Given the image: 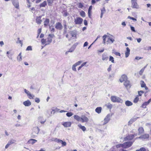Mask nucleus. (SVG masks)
I'll return each mask as SVG.
<instances>
[{"label":"nucleus","mask_w":151,"mask_h":151,"mask_svg":"<svg viewBox=\"0 0 151 151\" xmlns=\"http://www.w3.org/2000/svg\"><path fill=\"white\" fill-rule=\"evenodd\" d=\"M102 108L101 107H98L95 109V111L98 114H100L101 112Z\"/></svg>","instance_id":"obj_30"},{"label":"nucleus","mask_w":151,"mask_h":151,"mask_svg":"<svg viewBox=\"0 0 151 151\" xmlns=\"http://www.w3.org/2000/svg\"><path fill=\"white\" fill-rule=\"evenodd\" d=\"M49 22V19H46L44 21V25L45 27H46L47 26Z\"/></svg>","instance_id":"obj_34"},{"label":"nucleus","mask_w":151,"mask_h":151,"mask_svg":"<svg viewBox=\"0 0 151 151\" xmlns=\"http://www.w3.org/2000/svg\"><path fill=\"white\" fill-rule=\"evenodd\" d=\"M112 65H110L109 67L107 69V70L109 72L111 70V68Z\"/></svg>","instance_id":"obj_64"},{"label":"nucleus","mask_w":151,"mask_h":151,"mask_svg":"<svg viewBox=\"0 0 151 151\" xmlns=\"http://www.w3.org/2000/svg\"><path fill=\"white\" fill-rule=\"evenodd\" d=\"M124 85L127 89L129 88L131 86L129 81L128 80H126L125 81L124 83Z\"/></svg>","instance_id":"obj_12"},{"label":"nucleus","mask_w":151,"mask_h":151,"mask_svg":"<svg viewBox=\"0 0 151 151\" xmlns=\"http://www.w3.org/2000/svg\"><path fill=\"white\" fill-rule=\"evenodd\" d=\"M138 131L139 132L138 134V135H140L144 132V129L142 127H139L138 129Z\"/></svg>","instance_id":"obj_21"},{"label":"nucleus","mask_w":151,"mask_h":151,"mask_svg":"<svg viewBox=\"0 0 151 151\" xmlns=\"http://www.w3.org/2000/svg\"><path fill=\"white\" fill-rule=\"evenodd\" d=\"M17 39L18 41L17 42V43L21 44V45L22 46V41L19 40V38H18Z\"/></svg>","instance_id":"obj_48"},{"label":"nucleus","mask_w":151,"mask_h":151,"mask_svg":"<svg viewBox=\"0 0 151 151\" xmlns=\"http://www.w3.org/2000/svg\"><path fill=\"white\" fill-rule=\"evenodd\" d=\"M125 105L127 106H130L132 105V103L129 101H127L125 102Z\"/></svg>","instance_id":"obj_29"},{"label":"nucleus","mask_w":151,"mask_h":151,"mask_svg":"<svg viewBox=\"0 0 151 151\" xmlns=\"http://www.w3.org/2000/svg\"><path fill=\"white\" fill-rule=\"evenodd\" d=\"M116 147L117 148H118L120 147H123V144H120L117 145L116 146Z\"/></svg>","instance_id":"obj_50"},{"label":"nucleus","mask_w":151,"mask_h":151,"mask_svg":"<svg viewBox=\"0 0 151 151\" xmlns=\"http://www.w3.org/2000/svg\"><path fill=\"white\" fill-rule=\"evenodd\" d=\"M73 117L74 119L77 121L81 122V116L80 117L78 115H75Z\"/></svg>","instance_id":"obj_24"},{"label":"nucleus","mask_w":151,"mask_h":151,"mask_svg":"<svg viewBox=\"0 0 151 151\" xmlns=\"http://www.w3.org/2000/svg\"><path fill=\"white\" fill-rule=\"evenodd\" d=\"M109 59V57L107 55L106 53H103L102 56V59L103 60L106 61Z\"/></svg>","instance_id":"obj_14"},{"label":"nucleus","mask_w":151,"mask_h":151,"mask_svg":"<svg viewBox=\"0 0 151 151\" xmlns=\"http://www.w3.org/2000/svg\"><path fill=\"white\" fill-rule=\"evenodd\" d=\"M130 28H131V29L132 31L134 32H135L134 28V27L131 26Z\"/></svg>","instance_id":"obj_60"},{"label":"nucleus","mask_w":151,"mask_h":151,"mask_svg":"<svg viewBox=\"0 0 151 151\" xmlns=\"http://www.w3.org/2000/svg\"><path fill=\"white\" fill-rule=\"evenodd\" d=\"M148 105V104H147V103L145 102L142 104L141 107L145 108L146 107V106Z\"/></svg>","instance_id":"obj_43"},{"label":"nucleus","mask_w":151,"mask_h":151,"mask_svg":"<svg viewBox=\"0 0 151 151\" xmlns=\"http://www.w3.org/2000/svg\"><path fill=\"white\" fill-rule=\"evenodd\" d=\"M55 28L56 29L58 30H61L63 29V27L60 23L58 22L56 23L55 26Z\"/></svg>","instance_id":"obj_10"},{"label":"nucleus","mask_w":151,"mask_h":151,"mask_svg":"<svg viewBox=\"0 0 151 151\" xmlns=\"http://www.w3.org/2000/svg\"><path fill=\"white\" fill-rule=\"evenodd\" d=\"M77 6L79 8L82 9L83 5L81 3H79L77 4Z\"/></svg>","instance_id":"obj_42"},{"label":"nucleus","mask_w":151,"mask_h":151,"mask_svg":"<svg viewBox=\"0 0 151 151\" xmlns=\"http://www.w3.org/2000/svg\"><path fill=\"white\" fill-rule=\"evenodd\" d=\"M41 28L39 29H38V31H37V34L40 35V34L41 33Z\"/></svg>","instance_id":"obj_61"},{"label":"nucleus","mask_w":151,"mask_h":151,"mask_svg":"<svg viewBox=\"0 0 151 151\" xmlns=\"http://www.w3.org/2000/svg\"><path fill=\"white\" fill-rule=\"evenodd\" d=\"M127 76L125 75H124L122 76L121 78L119 79L120 82L121 83L127 80Z\"/></svg>","instance_id":"obj_13"},{"label":"nucleus","mask_w":151,"mask_h":151,"mask_svg":"<svg viewBox=\"0 0 151 151\" xmlns=\"http://www.w3.org/2000/svg\"><path fill=\"white\" fill-rule=\"evenodd\" d=\"M12 3L16 8L17 9L19 8V2L18 0H13Z\"/></svg>","instance_id":"obj_11"},{"label":"nucleus","mask_w":151,"mask_h":151,"mask_svg":"<svg viewBox=\"0 0 151 151\" xmlns=\"http://www.w3.org/2000/svg\"><path fill=\"white\" fill-rule=\"evenodd\" d=\"M130 50L129 47H127L126 48V51L125 52V57L127 58L130 54Z\"/></svg>","instance_id":"obj_20"},{"label":"nucleus","mask_w":151,"mask_h":151,"mask_svg":"<svg viewBox=\"0 0 151 151\" xmlns=\"http://www.w3.org/2000/svg\"><path fill=\"white\" fill-rule=\"evenodd\" d=\"M149 137V135L147 134H145L144 135H142L138 137H137L136 139H147Z\"/></svg>","instance_id":"obj_15"},{"label":"nucleus","mask_w":151,"mask_h":151,"mask_svg":"<svg viewBox=\"0 0 151 151\" xmlns=\"http://www.w3.org/2000/svg\"><path fill=\"white\" fill-rule=\"evenodd\" d=\"M82 62V61H79L76 63L74 64L77 66V65H79Z\"/></svg>","instance_id":"obj_53"},{"label":"nucleus","mask_w":151,"mask_h":151,"mask_svg":"<svg viewBox=\"0 0 151 151\" xmlns=\"http://www.w3.org/2000/svg\"><path fill=\"white\" fill-rule=\"evenodd\" d=\"M62 124L65 127H69L71 126V123L70 122H64Z\"/></svg>","instance_id":"obj_16"},{"label":"nucleus","mask_w":151,"mask_h":151,"mask_svg":"<svg viewBox=\"0 0 151 151\" xmlns=\"http://www.w3.org/2000/svg\"><path fill=\"white\" fill-rule=\"evenodd\" d=\"M139 100V98L138 96H137L134 99V103H136Z\"/></svg>","instance_id":"obj_45"},{"label":"nucleus","mask_w":151,"mask_h":151,"mask_svg":"<svg viewBox=\"0 0 151 151\" xmlns=\"http://www.w3.org/2000/svg\"><path fill=\"white\" fill-rule=\"evenodd\" d=\"M136 151H146V149L144 148H141L139 150H137Z\"/></svg>","instance_id":"obj_52"},{"label":"nucleus","mask_w":151,"mask_h":151,"mask_svg":"<svg viewBox=\"0 0 151 151\" xmlns=\"http://www.w3.org/2000/svg\"><path fill=\"white\" fill-rule=\"evenodd\" d=\"M24 92L27 94L28 98L30 99H33L35 97V96L31 94L29 91L26 90V89H24Z\"/></svg>","instance_id":"obj_7"},{"label":"nucleus","mask_w":151,"mask_h":151,"mask_svg":"<svg viewBox=\"0 0 151 151\" xmlns=\"http://www.w3.org/2000/svg\"><path fill=\"white\" fill-rule=\"evenodd\" d=\"M66 10H65L63 11V15L65 17L68 16L69 15V13L67 12Z\"/></svg>","instance_id":"obj_39"},{"label":"nucleus","mask_w":151,"mask_h":151,"mask_svg":"<svg viewBox=\"0 0 151 151\" xmlns=\"http://www.w3.org/2000/svg\"><path fill=\"white\" fill-rule=\"evenodd\" d=\"M106 12V10H101L100 17L102 18L103 14Z\"/></svg>","instance_id":"obj_46"},{"label":"nucleus","mask_w":151,"mask_h":151,"mask_svg":"<svg viewBox=\"0 0 151 151\" xmlns=\"http://www.w3.org/2000/svg\"><path fill=\"white\" fill-rule=\"evenodd\" d=\"M144 70V69H142L139 72V74L140 75H142V73H143Z\"/></svg>","instance_id":"obj_57"},{"label":"nucleus","mask_w":151,"mask_h":151,"mask_svg":"<svg viewBox=\"0 0 151 151\" xmlns=\"http://www.w3.org/2000/svg\"><path fill=\"white\" fill-rule=\"evenodd\" d=\"M41 42L42 44L44 45L45 44V45H47L46 44H47V40L45 39H42L41 40Z\"/></svg>","instance_id":"obj_37"},{"label":"nucleus","mask_w":151,"mask_h":151,"mask_svg":"<svg viewBox=\"0 0 151 151\" xmlns=\"http://www.w3.org/2000/svg\"><path fill=\"white\" fill-rule=\"evenodd\" d=\"M58 143H60L62 144V146L64 147L66 146L67 143L61 140H58Z\"/></svg>","instance_id":"obj_28"},{"label":"nucleus","mask_w":151,"mask_h":151,"mask_svg":"<svg viewBox=\"0 0 151 151\" xmlns=\"http://www.w3.org/2000/svg\"><path fill=\"white\" fill-rule=\"evenodd\" d=\"M128 18L130 19H132L133 20H134V21H137V19H135L134 17H131L129 16L128 17Z\"/></svg>","instance_id":"obj_56"},{"label":"nucleus","mask_w":151,"mask_h":151,"mask_svg":"<svg viewBox=\"0 0 151 151\" xmlns=\"http://www.w3.org/2000/svg\"><path fill=\"white\" fill-rule=\"evenodd\" d=\"M137 134H130L125 137L124 139L125 141L131 140L134 138V136H137Z\"/></svg>","instance_id":"obj_5"},{"label":"nucleus","mask_w":151,"mask_h":151,"mask_svg":"<svg viewBox=\"0 0 151 151\" xmlns=\"http://www.w3.org/2000/svg\"><path fill=\"white\" fill-rule=\"evenodd\" d=\"M76 47V45H73L69 50V52H73Z\"/></svg>","instance_id":"obj_31"},{"label":"nucleus","mask_w":151,"mask_h":151,"mask_svg":"<svg viewBox=\"0 0 151 151\" xmlns=\"http://www.w3.org/2000/svg\"><path fill=\"white\" fill-rule=\"evenodd\" d=\"M107 36L106 35H104L103 37V41H105L106 39L107 38Z\"/></svg>","instance_id":"obj_59"},{"label":"nucleus","mask_w":151,"mask_h":151,"mask_svg":"<svg viewBox=\"0 0 151 151\" xmlns=\"http://www.w3.org/2000/svg\"><path fill=\"white\" fill-rule=\"evenodd\" d=\"M16 142L15 140L12 139L9 141L8 143L11 145L12 144Z\"/></svg>","instance_id":"obj_36"},{"label":"nucleus","mask_w":151,"mask_h":151,"mask_svg":"<svg viewBox=\"0 0 151 151\" xmlns=\"http://www.w3.org/2000/svg\"><path fill=\"white\" fill-rule=\"evenodd\" d=\"M111 116V115L110 114H107L104 119V122L103 124V125L106 124L109 121Z\"/></svg>","instance_id":"obj_3"},{"label":"nucleus","mask_w":151,"mask_h":151,"mask_svg":"<svg viewBox=\"0 0 151 151\" xmlns=\"http://www.w3.org/2000/svg\"><path fill=\"white\" fill-rule=\"evenodd\" d=\"M69 34L70 35H71L72 37H76V32L75 31H71L70 32Z\"/></svg>","instance_id":"obj_22"},{"label":"nucleus","mask_w":151,"mask_h":151,"mask_svg":"<svg viewBox=\"0 0 151 151\" xmlns=\"http://www.w3.org/2000/svg\"><path fill=\"white\" fill-rule=\"evenodd\" d=\"M113 53L115 54L116 55V56H121V54L120 53L117 52H113Z\"/></svg>","instance_id":"obj_55"},{"label":"nucleus","mask_w":151,"mask_h":151,"mask_svg":"<svg viewBox=\"0 0 151 151\" xmlns=\"http://www.w3.org/2000/svg\"><path fill=\"white\" fill-rule=\"evenodd\" d=\"M111 100L113 102H117L122 103L123 100L119 97L114 96L111 97Z\"/></svg>","instance_id":"obj_1"},{"label":"nucleus","mask_w":151,"mask_h":151,"mask_svg":"<svg viewBox=\"0 0 151 151\" xmlns=\"http://www.w3.org/2000/svg\"><path fill=\"white\" fill-rule=\"evenodd\" d=\"M78 127L83 131H85L86 130V128L85 127L83 126L81 124H79L78 125Z\"/></svg>","instance_id":"obj_27"},{"label":"nucleus","mask_w":151,"mask_h":151,"mask_svg":"<svg viewBox=\"0 0 151 151\" xmlns=\"http://www.w3.org/2000/svg\"><path fill=\"white\" fill-rule=\"evenodd\" d=\"M22 56H21V52H20L18 56L17 57V60L19 61H20L22 60Z\"/></svg>","instance_id":"obj_35"},{"label":"nucleus","mask_w":151,"mask_h":151,"mask_svg":"<svg viewBox=\"0 0 151 151\" xmlns=\"http://www.w3.org/2000/svg\"><path fill=\"white\" fill-rule=\"evenodd\" d=\"M81 122H87L89 121L88 119L84 115L81 116Z\"/></svg>","instance_id":"obj_8"},{"label":"nucleus","mask_w":151,"mask_h":151,"mask_svg":"<svg viewBox=\"0 0 151 151\" xmlns=\"http://www.w3.org/2000/svg\"><path fill=\"white\" fill-rule=\"evenodd\" d=\"M32 50V47L30 46H28L26 49V50H31V51Z\"/></svg>","instance_id":"obj_47"},{"label":"nucleus","mask_w":151,"mask_h":151,"mask_svg":"<svg viewBox=\"0 0 151 151\" xmlns=\"http://www.w3.org/2000/svg\"><path fill=\"white\" fill-rule=\"evenodd\" d=\"M141 86L142 88L144 87L145 89L147 90L148 89V88L146 86V84L144 81H141L140 82Z\"/></svg>","instance_id":"obj_19"},{"label":"nucleus","mask_w":151,"mask_h":151,"mask_svg":"<svg viewBox=\"0 0 151 151\" xmlns=\"http://www.w3.org/2000/svg\"><path fill=\"white\" fill-rule=\"evenodd\" d=\"M109 60L111 61L112 63H114V60L113 57L111 56H110L109 57Z\"/></svg>","instance_id":"obj_44"},{"label":"nucleus","mask_w":151,"mask_h":151,"mask_svg":"<svg viewBox=\"0 0 151 151\" xmlns=\"http://www.w3.org/2000/svg\"><path fill=\"white\" fill-rule=\"evenodd\" d=\"M23 104L26 106H29L31 104V103L29 100H27L24 102Z\"/></svg>","instance_id":"obj_17"},{"label":"nucleus","mask_w":151,"mask_h":151,"mask_svg":"<svg viewBox=\"0 0 151 151\" xmlns=\"http://www.w3.org/2000/svg\"><path fill=\"white\" fill-rule=\"evenodd\" d=\"M47 4V2L46 1H45L42 3L40 4V7H44Z\"/></svg>","instance_id":"obj_33"},{"label":"nucleus","mask_w":151,"mask_h":151,"mask_svg":"<svg viewBox=\"0 0 151 151\" xmlns=\"http://www.w3.org/2000/svg\"><path fill=\"white\" fill-rule=\"evenodd\" d=\"M41 17L39 16L37 17L36 19V22L38 24H40L41 23L42 20H41Z\"/></svg>","instance_id":"obj_26"},{"label":"nucleus","mask_w":151,"mask_h":151,"mask_svg":"<svg viewBox=\"0 0 151 151\" xmlns=\"http://www.w3.org/2000/svg\"><path fill=\"white\" fill-rule=\"evenodd\" d=\"M105 106L109 109H111L112 107V105L110 103H108Z\"/></svg>","instance_id":"obj_38"},{"label":"nucleus","mask_w":151,"mask_h":151,"mask_svg":"<svg viewBox=\"0 0 151 151\" xmlns=\"http://www.w3.org/2000/svg\"><path fill=\"white\" fill-rule=\"evenodd\" d=\"M40 131V129L38 127H34L33 128L32 132L31 134V137L34 138L36 137Z\"/></svg>","instance_id":"obj_2"},{"label":"nucleus","mask_w":151,"mask_h":151,"mask_svg":"<svg viewBox=\"0 0 151 151\" xmlns=\"http://www.w3.org/2000/svg\"><path fill=\"white\" fill-rule=\"evenodd\" d=\"M80 14L83 17H84L85 16V12L83 11H82L81 12Z\"/></svg>","instance_id":"obj_49"},{"label":"nucleus","mask_w":151,"mask_h":151,"mask_svg":"<svg viewBox=\"0 0 151 151\" xmlns=\"http://www.w3.org/2000/svg\"><path fill=\"white\" fill-rule=\"evenodd\" d=\"M73 114L71 112H68L66 113V115L68 117H70L73 115Z\"/></svg>","instance_id":"obj_41"},{"label":"nucleus","mask_w":151,"mask_h":151,"mask_svg":"<svg viewBox=\"0 0 151 151\" xmlns=\"http://www.w3.org/2000/svg\"><path fill=\"white\" fill-rule=\"evenodd\" d=\"M137 0H131L133 8L138 9V6L137 3Z\"/></svg>","instance_id":"obj_9"},{"label":"nucleus","mask_w":151,"mask_h":151,"mask_svg":"<svg viewBox=\"0 0 151 151\" xmlns=\"http://www.w3.org/2000/svg\"><path fill=\"white\" fill-rule=\"evenodd\" d=\"M35 100V101L37 103H39L40 102V100L38 98H36Z\"/></svg>","instance_id":"obj_58"},{"label":"nucleus","mask_w":151,"mask_h":151,"mask_svg":"<svg viewBox=\"0 0 151 151\" xmlns=\"http://www.w3.org/2000/svg\"><path fill=\"white\" fill-rule=\"evenodd\" d=\"M36 0H27V6L28 7L30 6V4L32 3V2L36 3Z\"/></svg>","instance_id":"obj_23"},{"label":"nucleus","mask_w":151,"mask_h":151,"mask_svg":"<svg viewBox=\"0 0 151 151\" xmlns=\"http://www.w3.org/2000/svg\"><path fill=\"white\" fill-rule=\"evenodd\" d=\"M83 21V19L82 18L77 17L75 19L74 22L76 24H82Z\"/></svg>","instance_id":"obj_4"},{"label":"nucleus","mask_w":151,"mask_h":151,"mask_svg":"<svg viewBox=\"0 0 151 151\" xmlns=\"http://www.w3.org/2000/svg\"><path fill=\"white\" fill-rule=\"evenodd\" d=\"M138 94L139 96H141L142 95V94L144 93V92L142 91H139L138 92Z\"/></svg>","instance_id":"obj_54"},{"label":"nucleus","mask_w":151,"mask_h":151,"mask_svg":"<svg viewBox=\"0 0 151 151\" xmlns=\"http://www.w3.org/2000/svg\"><path fill=\"white\" fill-rule=\"evenodd\" d=\"M48 4L49 5H51L53 3L54 0H47Z\"/></svg>","instance_id":"obj_40"},{"label":"nucleus","mask_w":151,"mask_h":151,"mask_svg":"<svg viewBox=\"0 0 151 151\" xmlns=\"http://www.w3.org/2000/svg\"><path fill=\"white\" fill-rule=\"evenodd\" d=\"M132 144V142L131 141L124 143L123 144V148H127L130 147Z\"/></svg>","instance_id":"obj_6"},{"label":"nucleus","mask_w":151,"mask_h":151,"mask_svg":"<svg viewBox=\"0 0 151 151\" xmlns=\"http://www.w3.org/2000/svg\"><path fill=\"white\" fill-rule=\"evenodd\" d=\"M88 42H86L84 44L83 47H84L87 46L88 45Z\"/></svg>","instance_id":"obj_63"},{"label":"nucleus","mask_w":151,"mask_h":151,"mask_svg":"<svg viewBox=\"0 0 151 151\" xmlns=\"http://www.w3.org/2000/svg\"><path fill=\"white\" fill-rule=\"evenodd\" d=\"M114 41V40L113 38H111L110 37H107V40L106 42H107V44L113 43Z\"/></svg>","instance_id":"obj_18"},{"label":"nucleus","mask_w":151,"mask_h":151,"mask_svg":"<svg viewBox=\"0 0 151 151\" xmlns=\"http://www.w3.org/2000/svg\"><path fill=\"white\" fill-rule=\"evenodd\" d=\"M137 42H138L139 43L141 41L142 39L141 38H137Z\"/></svg>","instance_id":"obj_62"},{"label":"nucleus","mask_w":151,"mask_h":151,"mask_svg":"<svg viewBox=\"0 0 151 151\" xmlns=\"http://www.w3.org/2000/svg\"><path fill=\"white\" fill-rule=\"evenodd\" d=\"M76 65L74 64L73 65L72 67V69L74 71H76Z\"/></svg>","instance_id":"obj_51"},{"label":"nucleus","mask_w":151,"mask_h":151,"mask_svg":"<svg viewBox=\"0 0 151 151\" xmlns=\"http://www.w3.org/2000/svg\"><path fill=\"white\" fill-rule=\"evenodd\" d=\"M52 41V38L50 37H48L47 38V44L46 45L49 44Z\"/></svg>","instance_id":"obj_32"},{"label":"nucleus","mask_w":151,"mask_h":151,"mask_svg":"<svg viewBox=\"0 0 151 151\" xmlns=\"http://www.w3.org/2000/svg\"><path fill=\"white\" fill-rule=\"evenodd\" d=\"M37 142V140L36 139H30L28 141V143L29 144H34Z\"/></svg>","instance_id":"obj_25"}]
</instances>
